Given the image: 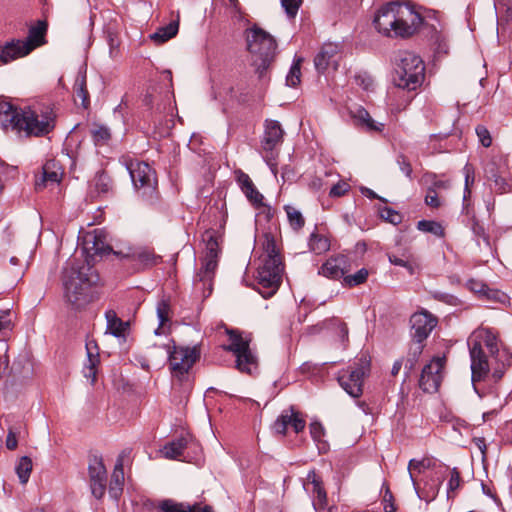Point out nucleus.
Instances as JSON below:
<instances>
[{"label": "nucleus", "instance_id": "nucleus-10", "mask_svg": "<svg viewBox=\"0 0 512 512\" xmlns=\"http://www.w3.org/2000/svg\"><path fill=\"white\" fill-rule=\"evenodd\" d=\"M282 272V262H276L273 258L264 259L257 272L258 284L262 289L267 290H260L263 297H270L278 290L282 280Z\"/></svg>", "mask_w": 512, "mask_h": 512}, {"label": "nucleus", "instance_id": "nucleus-59", "mask_svg": "<svg viewBox=\"0 0 512 512\" xmlns=\"http://www.w3.org/2000/svg\"><path fill=\"white\" fill-rule=\"evenodd\" d=\"M237 182H238L242 192L254 185L252 180L250 179L249 175L242 171H239L237 173Z\"/></svg>", "mask_w": 512, "mask_h": 512}, {"label": "nucleus", "instance_id": "nucleus-36", "mask_svg": "<svg viewBox=\"0 0 512 512\" xmlns=\"http://www.w3.org/2000/svg\"><path fill=\"white\" fill-rule=\"evenodd\" d=\"M178 29V21H172L168 25L159 28L154 34L151 35V39L158 43H164L176 36Z\"/></svg>", "mask_w": 512, "mask_h": 512}, {"label": "nucleus", "instance_id": "nucleus-38", "mask_svg": "<svg viewBox=\"0 0 512 512\" xmlns=\"http://www.w3.org/2000/svg\"><path fill=\"white\" fill-rule=\"evenodd\" d=\"M309 248L315 254H323L330 249V240L328 237L318 234L312 233L309 238Z\"/></svg>", "mask_w": 512, "mask_h": 512}, {"label": "nucleus", "instance_id": "nucleus-63", "mask_svg": "<svg viewBox=\"0 0 512 512\" xmlns=\"http://www.w3.org/2000/svg\"><path fill=\"white\" fill-rule=\"evenodd\" d=\"M355 81L356 84L361 86L364 90H369L373 86V80L367 75H357Z\"/></svg>", "mask_w": 512, "mask_h": 512}, {"label": "nucleus", "instance_id": "nucleus-15", "mask_svg": "<svg viewBox=\"0 0 512 512\" xmlns=\"http://www.w3.org/2000/svg\"><path fill=\"white\" fill-rule=\"evenodd\" d=\"M90 488L94 497L100 499L106 490L107 471L103 460L99 456H93L88 466Z\"/></svg>", "mask_w": 512, "mask_h": 512}, {"label": "nucleus", "instance_id": "nucleus-47", "mask_svg": "<svg viewBox=\"0 0 512 512\" xmlns=\"http://www.w3.org/2000/svg\"><path fill=\"white\" fill-rule=\"evenodd\" d=\"M159 507L162 512H190V504L178 503L171 499L163 500Z\"/></svg>", "mask_w": 512, "mask_h": 512}, {"label": "nucleus", "instance_id": "nucleus-50", "mask_svg": "<svg viewBox=\"0 0 512 512\" xmlns=\"http://www.w3.org/2000/svg\"><path fill=\"white\" fill-rule=\"evenodd\" d=\"M302 4V0H281V5L290 18H294Z\"/></svg>", "mask_w": 512, "mask_h": 512}, {"label": "nucleus", "instance_id": "nucleus-25", "mask_svg": "<svg viewBox=\"0 0 512 512\" xmlns=\"http://www.w3.org/2000/svg\"><path fill=\"white\" fill-rule=\"evenodd\" d=\"M112 189V180L108 174L101 170L89 181L87 195L91 199L107 194Z\"/></svg>", "mask_w": 512, "mask_h": 512}, {"label": "nucleus", "instance_id": "nucleus-57", "mask_svg": "<svg viewBox=\"0 0 512 512\" xmlns=\"http://www.w3.org/2000/svg\"><path fill=\"white\" fill-rule=\"evenodd\" d=\"M425 203L432 207V208H438L441 205V202L438 198L437 192L435 189H428L426 197H425Z\"/></svg>", "mask_w": 512, "mask_h": 512}, {"label": "nucleus", "instance_id": "nucleus-4", "mask_svg": "<svg viewBox=\"0 0 512 512\" xmlns=\"http://www.w3.org/2000/svg\"><path fill=\"white\" fill-rule=\"evenodd\" d=\"M20 116L16 132L28 137H44L52 132L56 125V114L50 105L28 107Z\"/></svg>", "mask_w": 512, "mask_h": 512}, {"label": "nucleus", "instance_id": "nucleus-37", "mask_svg": "<svg viewBox=\"0 0 512 512\" xmlns=\"http://www.w3.org/2000/svg\"><path fill=\"white\" fill-rule=\"evenodd\" d=\"M75 96L81 100L82 106L87 108L89 105V93L87 90L86 74L79 73L74 83Z\"/></svg>", "mask_w": 512, "mask_h": 512}, {"label": "nucleus", "instance_id": "nucleus-21", "mask_svg": "<svg viewBox=\"0 0 512 512\" xmlns=\"http://www.w3.org/2000/svg\"><path fill=\"white\" fill-rule=\"evenodd\" d=\"M433 466V462L429 458H423L421 460L411 459L408 464V472L409 477L411 479L412 485L418 494L420 499L425 500L426 502H430L435 499L439 492V487H436L431 494H427L426 496H422L418 491V483L414 477V471H417L419 474L423 473L426 469H430Z\"/></svg>", "mask_w": 512, "mask_h": 512}, {"label": "nucleus", "instance_id": "nucleus-28", "mask_svg": "<svg viewBox=\"0 0 512 512\" xmlns=\"http://www.w3.org/2000/svg\"><path fill=\"white\" fill-rule=\"evenodd\" d=\"M29 53V47H27L22 40L12 41L2 48L0 52V61L3 64H7L13 60L26 56Z\"/></svg>", "mask_w": 512, "mask_h": 512}, {"label": "nucleus", "instance_id": "nucleus-64", "mask_svg": "<svg viewBox=\"0 0 512 512\" xmlns=\"http://www.w3.org/2000/svg\"><path fill=\"white\" fill-rule=\"evenodd\" d=\"M17 443L18 442H17L16 432L12 428H10L8 431L7 438H6V447L9 450H14L17 447Z\"/></svg>", "mask_w": 512, "mask_h": 512}, {"label": "nucleus", "instance_id": "nucleus-22", "mask_svg": "<svg viewBox=\"0 0 512 512\" xmlns=\"http://www.w3.org/2000/svg\"><path fill=\"white\" fill-rule=\"evenodd\" d=\"M63 176V171L59 163L55 160L47 161L42 168V176L36 181V189L40 190L48 185L59 184Z\"/></svg>", "mask_w": 512, "mask_h": 512}, {"label": "nucleus", "instance_id": "nucleus-30", "mask_svg": "<svg viewBox=\"0 0 512 512\" xmlns=\"http://www.w3.org/2000/svg\"><path fill=\"white\" fill-rule=\"evenodd\" d=\"M127 257L137 262L142 268L155 266L161 261V256L156 255L152 249L146 247L135 249Z\"/></svg>", "mask_w": 512, "mask_h": 512}, {"label": "nucleus", "instance_id": "nucleus-26", "mask_svg": "<svg viewBox=\"0 0 512 512\" xmlns=\"http://www.w3.org/2000/svg\"><path fill=\"white\" fill-rule=\"evenodd\" d=\"M84 249L92 255H106L111 252V247L105 242V235L101 231L89 233L84 240Z\"/></svg>", "mask_w": 512, "mask_h": 512}, {"label": "nucleus", "instance_id": "nucleus-34", "mask_svg": "<svg viewBox=\"0 0 512 512\" xmlns=\"http://www.w3.org/2000/svg\"><path fill=\"white\" fill-rule=\"evenodd\" d=\"M96 348V344H94ZM87 349V363L83 368L84 376L91 381L93 384L96 381L97 365L99 364L98 353L93 352L92 342L86 344Z\"/></svg>", "mask_w": 512, "mask_h": 512}, {"label": "nucleus", "instance_id": "nucleus-11", "mask_svg": "<svg viewBox=\"0 0 512 512\" xmlns=\"http://www.w3.org/2000/svg\"><path fill=\"white\" fill-rule=\"evenodd\" d=\"M284 130L281 124L276 120H266L264 125V134L261 141V147L265 153L264 159L270 166L272 172L276 174L275 149L283 141Z\"/></svg>", "mask_w": 512, "mask_h": 512}, {"label": "nucleus", "instance_id": "nucleus-1", "mask_svg": "<svg viewBox=\"0 0 512 512\" xmlns=\"http://www.w3.org/2000/svg\"><path fill=\"white\" fill-rule=\"evenodd\" d=\"M422 21L412 6L390 2L379 9L373 22L378 32L385 36L409 37L418 30Z\"/></svg>", "mask_w": 512, "mask_h": 512}, {"label": "nucleus", "instance_id": "nucleus-23", "mask_svg": "<svg viewBox=\"0 0 512 512\" xmlns=\"http://www.w3.org/2000/svg\"><path fill=\"white\" fill-rule=\"evenodd\" d=\"M351 118L355 121V125L365 129L368 132H381L384 125L376 122L369 112L361 106H355L349 109Z\"/></svg>", "mask_w": 512, "mask_h": 512}, {"label": "nucleus", "instance_id": "nucleus-31", "mask_svg": "<svg viewBox=\"0 0 512 512\" xmlns=\"http://www.w3.org/2000/svg\"><path fill=\"white\" fill-rule=\"evenodd\" d=\"M191 440L192 438L188 434L185 436H181L180 438L164 445L163 448L161 449V453L167 459H180V457L183 455L185 448L188 446L189 441Z\"/></svg>", "mask_w": 512, "mask_h": 512}, {"label": "nucleus", "instance_id": "nucleus-61", "mask_svg": "<svg viewBox=\"0 0 512 512\" xmlns=\"http://www.w3.org/2000/svg\"><path fill=\"white\" fill-rule=\"evenodd\" d=\"M310 434L315 441H320L324 435V428L319 422H312L309 426Z\"/></svg>", "mask_w": 512, "mask_h": 512}, {"label": "nucleus", "instance_id": "nucleus-45", "mask_svg": "<svg viewBox=\"0 0 512 512\" xmlns=\"http://www.w3.org/2000/svg\"><path fill=\"white\" fill-rule=\"evenodd\" d=\"M417 228L420 231L431 233L438 237L444 236V228L442 225L435 221H429V220H421L417 224Z\"/></svg>", "mask_w": 512, "mask_h": 512}, {"label": "nucleus", "instance_id": "nucleus-13", "mask_svg": "<svg viewBox=\"0 0 512 512\" xmlns=\"http://www.w3.org/2000/svg\"><path fill=\"white\" fill-rule=\"evenodd\" d=\"M445 363V357H434L423 367L419 379V387L424 392L434 393L438 390L443 379Z\"/></svg>", "mask_w": 512, "mask_h": 512}, {"label": "nucleus", "instance_id": "nucleus-19", "mask_svg": "<svg viewBox=\"0 0 512 512\" xmlns=\"http://www.w3.org/2000/svg\"><path fill=\"white\" fill-rule=\"evenodd\" d=\"M350 269L349 260L345 255H336L328 258L320 267L318 274L329 279H340Z\"/></svg>", "mask_w": 512, "mask_h": 512}, {"label": "nucleus", "instance_id": "nucleus-27", "mask_svg": "<svg viewBox=\"0 0 512 512\" xmlns=\"http://www.w3.org/2000/svg\"><path fill=\"white\" fill-rule=\"evenodd\" d=\"M22 111L14 108L10 102L0 100V125L2 128H11L16 131Z\"/></svg>", "mask_w": 512, "mask_h": 512}, {"label": "nucleus", "instance_id": "nucleus-9", "mask_svg": "<svg viewBox=\"0 0 512 512\" xmlns=\"http://www.w3.org/2000/svg\"><path fill=\"white\" fill-rule=\"evenodd\" d=\"M368 371V360L361 358L355 367H349L339 373V384L351 397L358 398L363 393L364 377Z\"/></svg>", "mask_w": 512, "mask_h": 512}, {"label": "nucleus", "instance_id": "nucleus-3", "mask_svg": "<svg viewBox=\"0 0 512 512\" xmlns=\"http://www.w3.org/2000/svg\"><path fill=\"white\" fill-rule=\"evenodd\" d=\"M97 279L95 270L88 263L80 265L75 260H70L63 271L65 297L70 303L78 304Z\"/></svg>", "mask_w": 512, "mask_h": 512}, {"label": "nucleus", "instance_id": "nucleus-7", "mask_svg": "<svg viewBox=\"0 0 512 512\" xmlns=\"http://www.w3.org/2000/svg\"><path fill=\"white\" fill-rule=\"evenodd\" d=\"M229 344L224 349L232 352L236 357V368L247 374H253L257 370V357L249 346V340L244 339L234 330L228 331Z\"/></svg>", "mask_w": 512, "mask_h": 512}, {"label": "nucleus", "instance_id": "nucleus-53", "mask_svg": "<svg viewBox=\"0 0 512 512\" xmlns=\"http://www.w3.org/2000/svg\"><path fill=\"white\" fill-rule=\"evenodd\" d=\"M476 134H477V137L480 141V143L484 146V147H490L491 144H492V138H491V135H490V132L488 131V129L484 126H477L476 127Z\"/></svg>", "mask_w": 512, "mask_h": 512}, {"label": "nucleus", "instance_id": "nucleus-58", "mask_svg": "<svg viewBox=\"0 0 512 512\" xmlns=\"http://www.w3.org/2000/svg\"><path fill=\"white\" fill-rule=\"evenodd\" d=\"M397 163L399 165L400 170L408 177L411 178L412 175V167L408 159L404 155H399L397 157Z\"/></svg>", "mask_w": 512, "mask_h": 512}, {"label": "nucleus", "instance_id": "nucleus-46", "mask_svg": "<svg viewBox=\"0 0 512 512\" xmlns=\"http://www.w3.org/2000/svg\"><path fill=\"white\" fill-rule=\"evenodd\" d=\"M263 249L266 253L265 259H275L276 262H282L281 257L279 255L276 242L272 236L265 235V240L263 242Z\"/></svg>", "mask_w": 512, "mask_h": 512}, {"label": "nucleus", "instance_id": "nucleus-44", "mask_svg": "<svg viewBox=\"0 0 512 512\" xmlns=\"http://www.w3.org/2000/svg\"><path fill=\"white\" fill-rule=\"evenodd\" d=\"M284 209L286 211L290 226L295 230L301 229L305 224V220L301 212L290 205H286Z\"/></svg>", "mask_w": 512, "mask_h": 512}, {"label": "nucleus", "instance_id": "nucleus-2", "mask_svg": "<svg viewBox=\"0 0 512 512\" xmlns=\"http://www.w3.org/2000/svg\"><path fill=\"white\" fill-rule=\"evenodd\" d=\"M468 345L471 358L472 383L475 391L478 393L476 382L482 380L488 374L490 367L484 348L488 350L490 356L495 360H501L503 356H506V352H500L497 336L486 328L476 329L469 337Z\"/></svg>", "mask_w": 512, "mask_h": 512}, {"label": "nucleus", "instance_id": "nucleus-8", "mask_svg": "<svg viewBox=\"0 0 512 512\" xmlns=\"http://www.w3.org/2000/svg\"><path fill=\"white\" fill-rule=\"evenodd\" d=\"M127 169L135 189L143 197L152 198L157 187L155 171L145 162L132 161Z\"/></svg>", "mask_w": 512, "mask_h": 512}, {"label": "nucleus", "instance_id": "nucleus-51", "mask_svg": "<svg viewBox=\"0 0 512 512\" xmlns=\"http://www.w3.org/2000/svg\"><path fill=\"white\" fill-rule=\"evenodd\" d=\"M379 213L380 217L389 223L396 225L401 222V215L389 207L382 208Z\"/></svg>", "mask_w": 512, "mask_h": 512}, {"label": "nucleus", "instance_id": "nucleus-24", "mask_svg": "<svg viewBox=\"0 0 512 512\" xmlns=\"http://www.w3.org/2000/svg\"><path fill=\"white\" fill-rule=\"evenodd\" d=\"M217 266V258L203 257L201 260V267L196 275V282L202 283L203 289L208 290L207 295L212 291V282Z\"/></svg>", "mask_w": 512, "mask_h": 512}, {"label": "nucleus", "instance_id": "nucleus-62", "mask_svg": "<svg viewBox=\"0 0 512 512\" xmlns=\"http://www.w3.org/2000/svg\"><path fill=\"white\" fill-rule=\"evenodd\" d=\"M385 487V492H384V495H383V501L385 503L384 505V511L385 512H394L395 511V507L392 503V499H393V495L389 489L388 486H384Z\"/></svg>", "mask_w": 512, "mask_h": 512}, {"label": "nucleus", "instance_id": "nucleus-43", "mask_svg": "<svg viewBox=\"0 0 512 512\" xmlns=\"http://www.w3.org/2000/svg\"><path fill=\"white\" fill-rule=\"evenodd\" d=\"M301 63L302 58H297L294 60L287 76L286 83L290 87H296L301 81Z\"/></svg>", "mask_w": 512, "mask_h": 512}, {"label": "nucleus", "instance_id": "nucleus-5", "mask_svg": "<svg viewBox=\"0 0 512 512\" xmlns=\"http://www.w3.org/2000/svg\"><path fill=\"white\" fill-rule=\"evenodd\" d=\"M246 39L248 51L252 55V65L262 78L274 58L276 41L269 33L257 26L247 30Z\"/></svg>", "mask_w": 512, "mask_h": 512}, {"label": "nucleus", "instance_id": "nucleus-32", "mask_svg": "<svg viewBox=\"0 0 512 512\" xmlns=\"http://www.w3.org/2000/svg\"><path fill=\"white\" fill-rule=\"evenodd\" d=\"M105 318L107 322L106 332L117 338H124L125 333L129 327L128 322L122 321L113 310H108L105 313Z\"/></svg>", "mask_w": 512, "mask_h": 512}, {"label": "nucleus", "instance_id": "nucleus-56", "mask_svg": "<svg viewBox=\"0 0 512 512\" xmlns=\"http://www.w3.org/2000/svg\"><path fill=\"white\" fill-rule=\"evenodd\" d=\"M333 326L335 329V333L339 337L340 341H342V342L347 341L348 340V327H347L346 323H344L340 320H335L333 322Z\"/></svg>", "mask_w": 512, "mask_h": 512}, {"label": "nucleus", "instance_id": "nucleus-29", "mask_svg": "<svg viewBox=\"0 0 512 512\" xmlns=\"http://www.w3.org/2000/svg\"><path fill=\"white\" fill-rule=\"evenodd\" d=\"M47 22L44 20L37 21L36 25L31 26L28 32V36L25 40H22L24 44L29 47L30 53L37 47H40L46 43L45 36L47 32Z\"/></svg>", "mask_w": 512, "mask_h": 512}, {"label": "nucleus", "instance_id": "nucleus-17", "mask_svg": "<svg viewBox=\"0 0 512 512\" xmlns=\"http://www.w3.org/2000/svg\"><path fill=\"white\" fill-rule=\"evenodd\" d=\"M306 422L301 415L294 410L293 407L285 409L278 416L272 425V430L279 435H284L289 426L293 428L296 433L301 432L305 428Z\"/></svg>", "mask_w": 512, "mask_h": 512}, {"label": "nucleus", "instance_id": "nucleus-42", "mask_svg": "<svg viewBox=\"0 0 512 512\" xmlns=\"http://www.w3.org/2000/svg\"><path fill=\"white\" fill-rule=\"evenodd\" d=\"M92 139L96 145H104L111 138L110 129L101 124H95L91 130Z\"/></svg>", "mask_w": 512, "mask_h": 512}, {"label": "nucleus", "instance_id": "nucleus-20", "mask_svg": "<svg viewBox=\"0 0 512 512\" xmlns=\"http://www.w3.org/2000/svg\"><path fill=\"white\" fill-rule=\"evenodd\" d=\"M307 491L313 495V507L316 512H322L327 505V495L322 487V482L315 471H309L307 474V482L304 484Z\"/></svg>", "mask_w": 512, "mask_h": 512}, {"label": "nucleus", "instance_id": "nucleus-55", "mask_svg": "<svg viewBox=\"0 0 512 512\" xmlns=\"http://www.w3.org/2000/svg\"><path fill=\"white\" fill-rule=\"evenodd\" d=\"M388 259L393 265L405 267L411 275L414 273V267L407 259L398 257L394 254H389Z\"/></svg>", "mask_w": 512, "mask_h": 512}, {"label": "nucleus", "instance_id": "nucleus-14", "mask_svg": "<svg viewBox=\"0 0 512 512\" xmlns=\"http://www.w3.org/2000/svg\"><path fill=\"white\" fill-rule=\"evenodd\" d=\"M436 324V318L427 311L414 313L410 318L412 342L423 344Z\"/></svg>", "mask_w": 512, "mask_h": 512}, {"label": "nucleus", "instance_id": "nucleus-54", "mask_svg": "<svg viewBox=\"0 0 512 512\" xmlns=\"http://www.w3.org/2000/svg\"><path fill=\"white\" fill-rule=\"evenodd\" d=\"M496 361L501 362L502 366L494 368V370L492 372V377L495 382L499 381L503 377V375L505 373L506 366H508L510 364V357L506 353V356H503L501 360H496Z\"/></svg>", "mask_w": 512, "mask_h": 512}, {"label": "nucleus", "instance_id": "nucleus-6", "mask_svg": "<svg viewBox=\"0 0 512 512\" xmlns=\"http://www.w3.org/2000/svg\"><path fill=\"white\" fill-rule=\"evenodd\" d=\"M425 77V66L422 59L411 51H399L396 58L394 84L408 91L420 87Z\"/></svg>", "mask_w": 512, "mask_h": 512}, {"label": "nucleus", "instance_id": "nucleus-33", "mask_svg": "<svg viewBox=\"0 0 512 512\" xmlns=\"http://www.w3.org/2000/svg\"><path fill=\"white\" fill-rule=\"evenodd\" d=\"M423 349L424 344L414 342L411 343L407 356L405 360H403L405 379L409 378L411 372L415 369L416 365L418 364L419 358L423 352Z\"/></svg>", "mask_w": 512, "mask_h": 512}, {"label": "nucleus", "instance_id": "nucleus-48", "mask_svg": "<svg viewBox=\"0 0 512 512\" xmlns=\"http://www.w3.org/2000/svg\"><path fill=\"white\" fill-rule=\"evenodd\" d=\"M368 277V270L365 268L360 269L353 275H348L344 277V282L349 287L357 286L359 284L364 283Z\"/></svg>", "mask_w": 512, "mask_h": 512}, {"label": "nucleus", "instance_id": "nucleus-52", "mask_svg": "<svg viewBox=\"0 0 512 512\" xmlns=\"http://www.w3.org/2000/svg\"><path fill=\"white\" fill-rule=\"evenodd\" d=\"M247 199L256 207L263 205V195L253 185L252 187L243 191Z\"/></svg>", "mask_w": 512, "mask_h": 512}, {"label": "nucleus", "instance_id": "nucleus-39", "mask_svg": "<svg viewBox=\"0 0 512 512\" xmlns=\"http://www.w3.org/2000/svg\"><path fill=\"white\" fill-rule=\"evenodd\" d=\"M203 239L205 241V255L204 257L217 258L219 257L220 248L218 238L213 232H205Z\"/></svg>", "mask_w": 512, "mask_h": 512}, {"label": "nucleus", "instance_id": "nucleus-16", "mask_svg": "<svg viewBox=\"0 0 512 512\" xmlns=\"http://www.w3.org/2000/svg\"><path fill=\"white\" fill-rule=\"evenodd\" d=\"M342 58L341 45L338 43H325L314 58V64L319 72H324L329 67L337 69Z\"/></svg>", "mask_w": 512, "mask_h": 512}, {"label": "nucleus", "instance_id": "nucleus-49", "mask_svg": "<svg viewBox=\"0 0 512 512\" xmlns=\"http://www.w3.org/2000/svg\"><path fill=\"white\" fill-rule=\"evenodd\" d=\"M461 485V477L460 473L457 470V468H453L451 471L450 479L448 481V487H447V497L448 498H454L455 491L460 487Z\"/></svg>", "mask_w": 512, "mask_h": 512}, {"label": "nucleus", "instance_id": "nucleus-18", "mask_svg": "<svg viewBox=\"0 0 512 512\" xmlns=\"http://www.w3.org/2000/svg\"><path fill=\"white\" fill-rule=\"evenodd\" d=\"M130 451L123 450L117 457L113 473L109 483L110 496L118 500L123 492L124 485V465L129 460Z\"/></svg>", "mask_w": 512, "mask_h": 512}, {"label": "nucleus", "instance_id": "nucleus-12", "mask_svg": "<svg viewBox=\"0 0 512 512\" xmlns=\"http://www.w3.org/2000/svg\"><path fill=\"white\" fill-rule=\"evenodd\" d=\"M200 357V350L194 347H174L173 351L169 353L170 369L173 376L182 379L188 374L189 370L193 367Z\"/></svg>", "mask_w": 512, "mask_h": 512}, {"label": "nucleus", "instance_id": "nucleus-40", "mask_svg": "<svg viewBox=\"0 0 512 512\" xmlns=\"http://www.w3.org/2000/svg\"><path fill=\"white\" fill-rule=\"evenodd\" d=\"M464 173H465V189H464V195H463V211L467 214V215H470L471 213V210H470V195H471V190L469 188V185L473 183L474 181V175H473V169L471 166L469 165H466L464 167Z\"/></svg>", "mask_w": 512, "mask_h": 512}, {"label": "nucleus", "instance_id": "nucleus-35", "mask_svg": "<svg viewBox=\"0 0 512 512\" xmlns=\"http://www.w3.org/2000/svg\"><path fill=\"white\" fill-rule=\"evenodd\" d=\"M156 312L159 325L155 330V334L162 335L167 332V325L170 323L171 310L169 303L166 300L159 301L157 304Z\"/></svg>", "mask_w": 512, "mask_h": 512}, {"label": "nucleus", "instance_id": "nucleus-41", "mask_svg": "<svg viewBox=\"0 0 512 512\" xmlns=\"http://www.w3.org/2000/svg\"><path fill=\"white\" fill-rule=\"evenodd\" d=\"M32 471V460L23 456L16 465V473L21 484H26Z\"/></svg>", "mask_w": 512, "mask_h": 512}, {"label": "nucleus", "instance_id": "nucleus-60", "mask_svg": "<svg viewBox=\"0 0 512 512\" xmlns=\"http://www.w3.org/2000/svg\"><path fill=\"white\" fill-rule=\"evenodd\" d=\"M349 190V185L346 182H338L333 185L330 190V196L332 197H340L344 195Z\"/></svg>", "mask_w": 512, "mask_h": 512}]
</instances>
